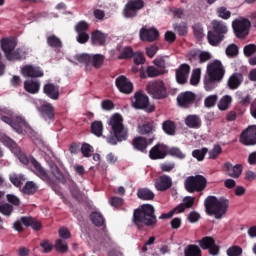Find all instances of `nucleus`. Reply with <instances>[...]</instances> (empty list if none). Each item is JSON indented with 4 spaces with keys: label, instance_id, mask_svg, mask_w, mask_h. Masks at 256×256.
Instances as JSON below:
<instances>
[{
    "label": "nucleus",
    "instance_id": "1",
    "mask_svg": "<svg viewBox=\"0 0 256 256\" xmlns=\"http://www.w3.org/2000/svg\"><path fill=\"white\" fill-rule=\"evenodd\" d=\"M132 223L138 231H145V227L155 229L157 227V216L155 207L151 204H143L133 211Z\"/></svg>",
    "mask_w": 256,
    "mask_h": 256
},
{
    "label": "nucleus",
    "instance_id": "25",
    "mask_svg": "<svg viewBox=\"0 0 256 256\" xmlns=\"http://www.w3.org/2000/svg\"><path fill=\"white\" fill-rule=\"evenodd\" d=\"M91 43L95 47H105L107 45V34L96 30L91 34Z\"/></svg>",
    "mask_w": 256,
    "mask_h": 256
},
{
    "label": "nucleus",
    "instance_id": "7",
    "mask_svg": "<svg viewBox=\"0 0 256 256\" xmlns=\"http://www.w3.org/2000/svg\"><path fill=\"white\" fill-rule=\"evenodd\" d=\"M184 187L188 193H201L207 188V178L199 174L189 176L184 182Z\"/></svg>",
    "mask_w": 256,
    "mask_h": 256
},
{
    "label": "nucleus",
    "instance_id": "49",
    "mask_svg": "<svg viewBox=\"0 0 256 256\" xmlns=\"http://www.w3.org/2000/svg\"><path fill=\"white\" fill-rule=\"evenodd\" d=\"M13 211H15V208L9 203H4L0 205V213L1 215H4V217H9L10 215H13Z\"/></svg>",
    "mask_w": 256,
    "mask_h": 256
},
{
    "label": "nucleus",
    "instance_id": "62",
    "mask_svg": "<svg viewBox=\"0 0 256 256\" xmlns=\"http://www.w3.org/2000/svg\"><path fill=\"white\" fill-rule=\"evenodd\" d=\"M160 169L163 173H171L175 169V162H165L160 164Z\"/></svg>",
    "mask_w": 256,
    "mask_h": 256
},
{
    "label": "nucleus",
    "instance_id": "18",
    "mask_svg": "<svg viewBox=\"0 0 256 256\" xmlns=\"http://www.w3.org/2000/svg\"><path fill=\"white\" fill-rule=\"evenodd\" d=\"M155 140V137H152L147 141V138L142 136H137L134 139H132V146L135 151H139L140 153H147V147L153 143Z\"/></svg>",
    "mask_w": 256,
    "mask_h": 256
},
{
    "label": "nucleus",
    "instance_id": "64",
    "mask_svg": "<svg viewBox=\"0 0 256 256\" xmlns=\"http://www.w3.org/2000/svg\"><path fill=\"white\" fill-rule=\"evenodd\" d=\"M199 54H200L199 50H191L187 54L188 61H190V63H195V61H199Z\"/></svg>",
    "mask_w": 256,
    "mask_h": 256
},
{
    "label": "nucleus",
    "instance_id": "16",
    "mask_svg": "<svg viewBox=\"0 0 256 256\" xmlns=\"http://www.w3.org/2000/svg\"><path fill=\"white\" fill-rule=\"evenodd\" d=\"M31 171L37 175L42 181H49V174L47 173V170L41 166V163L37 161L34 157L30 156V165L28 166Z\"/></svg>",
    "mask_w": 256,
    "mask_h": 256
},
{
    "label": "nucleus",
    "instance_id": "24",
    "mask_svg": "<svg viewBox=\"0 0 256 256\" xmlns=\"http://www.w3.org/2000/svg\"><path fill=\"white\" fill-rule=\"evenodd\" d=\"M154 185L157 191H168L173 187V180L169 175H162L156 179Z\"/></svg>",
    "mask_w": 256,
    "mask_h": 256
},
{
    "label": "nucleus",
    "instance_id": "14",
    "mask_svg": "<svg viewBox=\"0 0 256 256\" xmlns=\"http://www.w3.org/2000/svg\"><path fill=\"white\" fill-rule=\"evenodd\" d=\"M6 145L7 147H9V149H11L12 153L16 155L22 165H27L28 167L29 165H31V156L27 157L26 154L21 152V148L17 146V143H15V141H13L12 139H8L6 141Z\"/></svg>",
    "mask_w": 256,
    "mask_h": 256
},
{
    "label": "nucleus",
    "instance_id": "31",
    "mask_svg": "<svg viewBox=\"0 0 256 256\" xmlns=\"http://www.w3.org/2000/svg\"><path fill=\"white\" fill-rule=\"evenodd\" d=\"M184 123L189 129H199L201 127V118L198 115H188Z\"/></svg>",
    "mask_w": 256,
    "mask_h": 256
},
{
    "label": "nucleus",
    "instance_id": "3",
    "mask_svg": "<svg viewBox=\"0 0 256 256\" xmlns=\"http://www.w3.org/2000/svg\"><path fill=\"white\" fill-rule=\"evenodd\" d=\"M207 75L204 77V88L206 91H213L218 83L225 77V68L219 60H214L207 65Z\"/></svg>",
    "mask_w": 256,
    "mask_h": 256
},
{
    "label": "nucleus",
    "instance_id": "63",
    "mask_svg": "<svg viewBox=\"0 0 256 256\" xmlns=\"http://www.w3.org/2000/svg\"><path fill=\"white\" fill-rule=\"evenodd\" d=\"M215 103H217V95H210L204 100V105L208 108L215 107Z\"/></svg>",
    "mask_w": 256,
    "mask_h": 256
},
{
    "label": "nucleus",
    "instance_id": "43",
    "mask_svg": "<svg viewBox=\"0 0 256 256\" xmlns=\"http://www.w3.org/2000/svg\"><path fill=\"white\" fill-rule=\"evenodd\" d=\"M90 129L93 135H96V137H101V135H103V122L97 120L92 122Z\"/></svg>",
    "mask_w": 256,
    "mask_h": 256
},
{
    "label": "nucleus",
    "instance_id": "40",
    "mask_svg": "<svg viewBox=\"0 0 256 256\" xmlns=\"http://www.w3.org/2000/svg\"><path fill=\"white\" fill-rule=\"evenodd\" d=\"M137 197L143 201H153L155 194L147 188H140L137 192Z\"/></svg>",
    "mask_w": 256,
    "mask_h": 256
},
{
    "label": "nucleus",
    "instance_id": "58",
    "mask_svg": "<svg viewBox=\"0 0 256 256\" xmlns=\"http://www.w3.org/2000/svg\"><path fill=\"white\" fill-rule=\"evenodd\" d=\"M227 57H235V55H239V47L236 44H230L226 48Z\"/></svg>",
    "mask_w": 256,
    "mask_h": 256
},
{
    "label": "nucleus",
    "instance_id": "35",
    "mask_svg": "<svg viewBox=\"0 0 256 256\" xmlns=\"http://www.w3.org/2000/svg\"><path fill=\"white\" fill-rule=\"evenodd\" d=\"M162 130L166 135L173 137L177 133V124L173 120H166L162 123Z\"/></svg>",
    "mask_w": 256,
    "mask_h": 256
},
{
    "label": "nucleus",
    "instance_id": "48",
    "mask_svg": "<svg viewBox=\"0 0 256 256\" xmlns=\"http://www.w3.org/2000/svg\"><path fill=\"white\" fill-rule=\"evenodd\" d=\"M173 29L178 35L185 37L187 35V22L174 23Z\"/></svg>",
    "mask_w": 256,
    "mask_h": 256
},
{
    "label": "nucleus",
    "instance_id": "47",
    "mask_svg": "<svg viewBox=\"0 0 256 256\" xmlns=\"http://www.w3.org/2000/svg\"><path fill=\"white\" fill-rule=\"evenodd\" d=\"M51 173L54 175V177L58 180L61 181L62 183H65V176L63 175V172H61V169L57 164L53 163L50 166Z\"/></svg>",
    "mask_w": 256,
    "mask_h": 256
},
{
    "label": "nucleus",
    "instance_id": "50",
    "mask_svg": "<svg viewBox=\"0 0 256 256\" xmlns=\"http://www.w3.org/2000/svg\"><path fill=\"white\" fill-rule=\"evenodd\" d=\"M207 153H209V149L207 148L195 149L192 151V157L197 159V161H203Z\"/></svg>",
    "mask_w": 256,
    "mask_h": 256
},
{
    "label": "nucleus",
    "instance_id": "8",
    "mask_svg": "<svg viewBox=\"0 0 256 256\" xmlns=\"http://www.w3.org/2000/svg\"><path fill=\"white\" fill-rule=\"evenodd\" d=\"M232 29L237 39H246L251 31V21L247 18H238L232 22Z\"/></svg>",
    "mask_w": 256,
    "mask_h": 256
},
{
    "label": "nucleus",
    "instance_id": "39",
    "mask_svg": "<svg viewBox=\"0 0 256 256\" xmlns=\"http://www.w3.org/2000/svg\"><path fill=\"white\" fill-rule=\"evenodd\" d=\"M103 63H105V56L103 54L90 55V64H92L94 69H101Z\"/></svg>",
    "mask_w": 256,
    "mask_h": 256
},
{
    "label": "nucleus",
    "instance_id": "23",
    "mask_svg": "<svg viewBox=\"0 0 256 256\" xmlns=\"http://www.w3.org/2000/svg\"><path fill=\"white\" fill-rule=\"evenodd\" d=\"M223 167L228 177H232V179H239L243 173V165L241 164H236L233 166L231 162H225Z\"/></svg>",
    "mask_w": 256,
    "mask_h": 256
},
{
    "label": "nucleus",
    "instance_id": "51",
    "mask_svg": "<svg viewBox=\"0 0 256 256\" xmlns=\"http://www.w3.org/2000/svg\"><path fill=\"white\" fill-rule=\"evenodd\" d=\"M217 15L220 19H224L225 21L231 19V11L227 10V7L224 6L217 8Z\"/></svg>",
    "mask_w": 256,
    "mask_h": 256
},
{
    "label": "nucleus",
    "instance_id": "17",
    "mask_svg": "<svg viewBox=\"0 0 256 256\" xmlns=\"http://www.w3.org/2000/svg\"><path fill=\"white\" fill-rule=\"evenodd\" d=\"M195 99H197V96H195V93L191 91L182 92L177 97V103L179 107H183L184 109H189L193 103H195Z\"/></svg>",
    "mask_w": 256,
    "mask_h": 256
},
{
    "label": "nucleus",
    "instance_id": "21",
    "mask_svg": "<svg viewBox=\"0 0 256 256\" xmlns=\"http://www.w3.org/2000/svg\"><path fill=\"white\" fill-rule=\"evenodd\" d=\"M191 73V66L189 64H181L178 69H176V81L179 85H185L189 79V74Z\"/></svg>",
    "mask_w": 256,
    "mask_h": 256
},
{
    "label": "nucleus",
    "instance_id": "56",
    "mask_svg": "<svg viewBox=\"0 0 256 256\" xmlns=\"http://www.w3.org/2000/svg\"><path fill=\"white\" fill-rule=\"evenodd\" d=\"M55 249L58 253H67L69 246L63 242L62 239L56 240Z\"/></svg>",
    "mask_w": 256,
    "mask_h": 256
},
{
    "label": "nucleus",
    "instance_id": "29",
    "mask_svg": "<svg viewBox=\"0 0 256 256\" xmlns=\"http://www.w3.org/2000/svg\"><path fill=\"white\" fill-rule=\"evenodd\" d=\"M159 75H163V70H159L155 68V66H148L146 70L143 68L140 69V78L147 79V77H159Z\"/></svg>",
    "mask_w": 256,
    "mask_h": 256
},
{
    "label": "nucleus",
    "instance_id": "9",
    "mask_svg": "<svg viewBox=\"0 0 256 256\" xmlns=\"http://www.w3.org/2000/svg\"><path fill=\"white\" fill-rule=\"evenodd\" d=\"M141 9H145V1L143 0H128L122 10V15L125 19H135Z\"/></svg>",
    "mask_w": 256,
    "mask_h": 256
},
{
    "label": "nucleus",
    "instance_id": "34",
    "mask_svg": "<svg viewBox=\"0 0 256 256\" xmlns=\"http://www.w3.org/2000/svg\"><path fill=\"white\" fill-rule=\"evenodd\" d=\"M195 205V197L186 196L183 199V203L176 206L177 213H183L186 209H191Z\"/></svg>",
    "mask_w": 256,
    "mask_h": 256
},
{
    "label": "nucleus",
    "instance_id": "28",
    "mask_svg": "<svg viewBox=\"0 0 256 256\" xmlns=\"http://www.w3.org/2000/svg\"><path fill=\"white\" fill-rule=\"evenodd\" d=\"M243 79V74L241 73L232 74L227 81L228 88L232 91L239 89V87H241V83H243Z\"/></svg>",
    "mask_w": 256,
    "mask_h": 256
},
{
    "label": "nucleus",
    "instance_id": "26",
    "mask_svg": "<svg viewBox=\"0 0 256 256\" xmlns=\"http://www.w3.org/2000/svg\"><path fill=\"white\" fill-rule=\"evenodd\" d=\"M43 93H45L46 97H49V99L57 101L59 99V86L53 83H47L43 86Z\"/></svg>",
    "mask_w": 256,
    "mask_h": 256
},
{
    "label": "nucleus",
    "instance_id": "4",
    "mask_svg": "<svg viewBox=\"0 0 256 256\" xmlns=\"http://www.w3.org/2000/svg\"><path fill=\"white\" fill-rule=\"evenodd\" d=\"M207 215H213L215 219H222L229 210V199L216 196H208L204 201Z\"/></svg>",
    "mask_w": 256,
    "mask_h": 256
},
{
    "label": "nucleus",
    "instance_id": "12",
    "mask_svg": "<svg viewBox=\"0 0 256 256\" xmlns=\"http://www.w3.org/2000/svg\"><path fill=\"white\" fill-rule=\"evenodd\" d=\"M240 143L246 147L256 145V125H250L240 134Z\"/></svg>",
    "mask_w": 256,
    "mask_h": 256
},
{
    "label": "nucleus",
    "instance_id": "53",
    "mask_svg": "<svg viewBox=\"0 0 256 256\" xmlns=\"http://www.w3.org/2000/svg\"><path fill=\"white\" fill-rule=\"evenodd\" d=\"M80 151L83 155V157L89 158L91 157V153H93L94 149L93 146H91L89 143H83Z\"/></svg>",
    "mask_w": 256,
    "mask_h": 256
},
{
    "label": "nucleus",
    "instance_id": "19",
    "mask_svg": "<svg viewBox=\"0 0 256 256\" xmlns=\"http://www.w3.org/2000/svg\"><path fill=\"white\" fill-rule=\"evenodd\" d=\"M149 157L153 161L165 159L167 157V145L161 143L156 144L150 149Z\"/></svg>",
    "mask_w": 256,
    "mask_h": 256
},
{
    "label": "nucleus",
    "instance_id": "52",
    "mask_svg": "<svg viewBox=\"0 0 256 256\" xmlns=\"http://www.w3.org/2000/svg\"><path fill=\"white\" fill-rule=\"evenodd\" d=\"M75 59L76 61H78V63H83L84 65H86V68H88L89 65H91V55L89 54L76 55Z\"/></svg>",
    "mask_w": 256,
    "mask_h": 256
},
{
    "label": "nucleus",
    "instance_id": "54",
    "mask_svg": "<svg viewBox=\"0 0 256 256\" xmlns=\"http://www.w3.org/2000/svg\"><path fill=\"white\" fill-rule=\"evenodd\" d=\"M139 129L140 135H150V133H153V131H155V126L151 123H147L142 125Z\"/></svg>",
    "mask_w": 256,
    "mask_h": 256
},
{
    "label": "nucleus",
    "instance_id": "5",
    "mask_svg": "<svg viewBox=\"0 0 256 256\" xmlns=\"http://www.w3.org/2000/svg\"><path fill=\"white\" fill-rule=\"evenodd\" d=\"M1 49L4 52V55L7 61H23L27 52L23 48H17V40L14 37L2 38Z\"/></svg>",
    "mask_w": 256,
    "mask_h": 256
},
{
    "label": "nucleus",
    "instance_id": "46",
    "mask_svg": "<svg viewBox=\"0 0 256 256\" xmlns=\"http://www.w3.org/2000/svg\"><path fill=\"white\" fill-rule=\"evenodd\" d=\"M232 101H233V98H231V96L229 95L223 96L218 103V109H220V111H227Z\"/></svg>",
    "mask_w": 256,
    "mask_h": 256
},
{
    "label": "nucleus",
    "instance_id": "27",
    "mask_svg": "<svg viewBox=\"0 0 256 256\" xmlns=\"http://www.w3.org/2000/svg\"><path fill=\"white\" fill-rule=\"evenodd\" d=\"M115 51L119 53L117 56V59L119 60L131 59V57L135 55V52H133V48H131V46L123 47L121 44L116 46Z\"/></svg>",
    "mask_w": 256,
    "mask_h": 256
},
{
    "label": "nucleus",
    "instance_id": "11",
    "mask_svg": "<svg viewBox=\"0 0 256 256\" xmlns=\"http://www.w3.org/2000/svg\"><path fill=\"white\" fill-rule=\"evenodd\" d=\"M132 106L134 109H144L147 113H153L155 111V106H149V97L143 92H136L134 94Z\"/></svg>",
    "mask_w": 256,
    "mask_h": 256
},
{
    "label": "nucleus",
    "instance_id": "55",
    "mask_svg": "<svg viewBox=\"0 0 256 256\" xmlns=\"http://www.w3.org/2000/svg\"><path fill=\"white\" fill-rule=\"evenodd\" d=\"M221 153H223V148H221V145H214L213 149L208 152L209 159H216L219 157V155H221Z\"/></svg>",
    "mask_w": 256,
    "mask_h": 256
},
{
    "label": "nucleus",
    "instance_id": "2",
    "mask_svg": "<svg viewBox=\"0 0 256 256\" xmlns=\"http://www.w3.org/2000/svg\"><path fill=\"white\" fill-rule=\"evenodd\" d=\"M108 125L111 127L112 131V135L106 138L109 145H117L129 139V130L123 125V117L121 115L114 114L110 118Z\"/></svg>",
    "mask_w": 256,
    "mask_h": 256
},
{
    "label": "nucleus",
    "instance_id": "61",
    "mask_svg": "<svg viewBox=\"0 0 256 256\" xmlns=\"http://www.w3.org/2000/svg\"><path fill=\"white\" fill-rule=\"evenodd\" d=\"M243 51H244L245 57H251V56L255 55V53H256V45L248 44V45L244 46Z\"/></svg>",
    "mask_w": 256,
    "mask_h": 256
},
{
    "label": "nucleus",
    "instance_id": "60",
    "mask_svg": "<svg viewBox=\"0 0 256 256\" xmlns=\"http://www.w3.org/2000/svg\"><path fill=\"white\" fill-rule=\"evenodd\" d=\"M201 80V70L196 69L193 71L190 78V85H199V81Z\"/></svg>",
    "mask_w": 256,
    "mask_h": 256
},
{
    "label": "nucleus",
    "instance_id": "44",
    "mask_svg": "<svg viewBox=\"0 0 256 256\" xmlns=\"http://www.w3.org/2000/svg\"><path fill=\"white\" fill-rule=\"evenodd\" d=\"M90 219L96 227H103V225H105V218H103V215L99 212H93L90 215Z\"/></svg>",
    "mask_w": 256,
    "mask_h": 256
},
{
    "label": "nucleus",
    "instance_id": "32",
    "mask_svg": "<svg viewBox=\"0 0 256 256\" xmlns=\"http://www.w3.org/2000/svg\"><path fill=\"white\" fill-rule=\"evenodd\" d=\"M223 39H225V36H221L213 30L208 31L207 40L209 45H211L212 47H217L218 45H220Z\"/></svg>",
    "mask_w": 256,
    "mask_h": 256
},
{
    "label": "nucleus",
    "instance_id": "59",
    "mask_svg": "<svg viewBox=\"0 0 256 256\" xmlns=\"http://www.w3.org/2000/svg\"><path fill=\"white\" fill-rule=\"evenodd\" d=\"M76 33H86L89 31V24L86 21H80L75 25Z\"/></svg>",
    "mask_w": 256,
    "mask_h": 256
},
{
    "label": "nucleus",
    "instance_id": "36",
    "mask_svg": "<svg viewBox=\"0 0 256 256\" xmlns=\"http://www.w3.org/2000/svg\"><path fill=\"white\" fill-rule=\"evenodd\" d=\"M10 127H12V129H14L16 133H19V135H21V133H23V128L27 127V121H25L23 117L17 116L14 118Z\"/></svg>",
    "mask_w": 256,
    "mask_h": 256
},
{
    "label": "nucleus",
    "instance_id": "57",
    "mask_svg": "<svg viewBox=\"0 0 256 256\" xmlns=\"http://www.w3.org/2000/svg\"><path fill=\"white\" fill-rule=\"evenodd\" d=\"M227 255L228 256H241L243 255V248H241L240 246H232L230 248L227 249Z\"/></svg>",
    "mask_w": 256,
    "mask_h": 256
},
{
    "label": "nucleus",
    "instance_id": "41",
    "mask_svg": "<svg viewBox=\"0 0 256 256\" xmlns=\"http://www.w3.org/2000/svg\"><path fill=\"white\" fill-rule=\"evenodd\" d=\"M192 30H193V35L195 39H197V41H203V38L205 37L203 25L197 22L192 26Z\"/></svg>",
    "mask_w": 256,
    "mask_h": 256
},
{
    "label": "nucleus",
    "instance_id": "33",
    "mask_svg": "<svg viewBox=\"0 0 256 256\" xmlns=\"http://www.w3.org/2000/svg\"><path fill=\"white\" fill-rule=\"evenodd\" d=\"M24 89L27 91V93L35 95L39 93V89H41V83L33 80H26L24 82Z\"/></svg>",
    "mask_w": 256,
    "mask_h": 256
},
{
    "label": "nucleus",
    "instance_id": "13",
    "mask_svg": "<svg viewBox=\"0 0 256 256\" xmlns=\"http://www.w3.org/2000/svg\"><path fill=\"white\" fill-rule=\"evenodd\" d=\"M37 111L44 121H55V106L47 101H40Z\"/></svg>",
    "mask_w": 256,
    "mask_h": 256
},
{
    "label": "nucleus",
    "instance_id": "6",
    "mask_svg": "<svg viewBox=\"0 0 256 256\" xmlns=\"http://www.w3.org/2000/svg\"><path fill=\"white\" fill-rule=\"evenodd\" d=\"M23 225L24 227H31V229L34 231H41L43 229V224H41V221L31 216H22L20 219L14 221L12 224V229L18 233H23V231H25Z\"/></svg>",
    "mask_w": 256,
    "mask_h": 256
},
{
    "label": "nucleus",
    "instance_id": "20",
    "mask_svg": "<svg viewBox=\"0 0 256 256\" xmlns=\"http://www.w3.org/2000/svg\"><path fill=\"white\" fill-rule=\"evenodd\" d=\"M139 37L141 41H147L148 43H153L159 39V30L155 28L147 29L142 27L139 32Z\"/></svg>",
    "mask_w": 256,
    "mask_h": 256
},
{
    "label": "nucleus",
    "instance_id": "42",
    "mask_svg": "<svg viewBox=\"0 0 256 256\" xmlns=\"http://www.w3.org/2000/svg\"><path fill=\"white\" fill-rule=\"evenodd\" d=\"M38 189L39 187L37 186V184H35V182L27 181L22 191L23 193H25V195H35Z\"/></svg>",
    "mask_w": 256,
    "mask_h": 256
},
{
    "label": "nucleus",
    "instance_id": "37",
    "mask_svg": "<svg viewBox=\"0 0 256 256\" xmlns=\"http://www.w3.org/2000/svg\"><path fill=\"white\" fill-rule=\"evenodd\" d=\"M46 42L48 47H51L52 49H61L63 47V42L55 34L49 35L46 38Z\"/></svg>",
    "mask_w": 256,
    "mask_h": 256
},
{
    "label": "nucleus",
    "instance_id": "15",
    "mask_svg": "<svg viewBox=\"0 0 256 256\" xmlns=\"http://www.w3.org/2000/svg\"><path fill=\"white\" fill-rule=\"evenodd\" d=\"M115 85L118 91L124 95H131V92L133 91V82L125 75H120L117 77L115 80Z\"/></svg>",
    "mask_w": 256,
    "mask_h": 256
},
{
    "label": "nucleus",
    "instance_id": "30",
    "mask_svg": "<svg viewBox=\"0 0 256 256\" xmlns=\"http://www.w3.org/2000/svg\"><path fill=\"white\" fill-rule=\"evenodd\" d=\"M211 25L213 29L212 31H214V33H217L218 35L225 37V34H227L228 31L227 23L221 20H212Z\"/></svg>",
    "mask_w": 256,
    "mask_h": 256
},
{
    "label": "nucleus",
    "instance_id": "45",
    "mask_svg": "<svg viewBox=\"0 0 256 256\" xmlns=\"http://www.w3.org/2000/svg\"><path fill=\"white\" fill-rule=\"evenodd\" d=\"M198 243L201 249L207 250L215 245V239L211 236H206L199 240Z\"/></svg>",
    "mask_w": 256,
    "mask_h": 256
},
{
    "label": "nucleus",
    "instance_id": "10",
    "mask_svg": "<svg viewBox=\"0 0 256 256\" xmlns=\"http://www.w3.org/2000/svg\"><path fill=\"white\" fill-rule=\"evenodd\" d=\"M147 92L153 99H165L167 97V88L163 81H154L147 84Z\"/></svg>",
    "mask_w": 256,
    "mask_h": 256
},
{
    "label": "nucleus",
    "instance_id": "22",
    "mask_svg": "<svg viewBox=\"0 0 256 256\" xmlns=\"http://www.w3.org/2000/svg\"><path fill=\"white\" fill-rule=\"evenodd\" d=\"M22 75H24V77H30L31 79H37L43 77L45 73L39 66L26 65L22 68Z\"/></svg>",
    "mask_w": 256,
    "mask_h": 256
},
{
    "label": "nucleus",
    "instance_id": "38",
    "mask_svg": "<svg viewBox=\"0 0 256 256\" xmlns=\"http://www.w3.org/2000/svg\"><path fill=\"white\" fill-rule=\"evenodd\" d=\"M167 155H170V157H174L175 159H179L180 161H183L187 157L185 152L181 151V148L179 147H171L167 146Z\"/></svg>",
    "mask_w": 256,
    "mask_h": 256
}]
</instances>
